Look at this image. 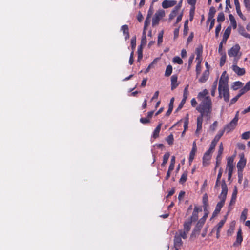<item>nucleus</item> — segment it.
I'll list each match as a JSON object with an SVG mask.
<instances>
[{"mask_svg": "<svg viewBox=\"0 0 250 250\" xmlns=\"http://www.w3.org/2000/svg\"><path fill=\"white\" fill-rule=\"evenodd\" d=\"M205 222H206L205 220L201 218L198 221L195 228H194L193 232L195 233H199L200 231V230H201L202 228L203 227L204 224H205Z\"/></svg>", "mask_w": 250, "mask_h": 250, "instance_id": "nucleus-14", "label": "nucleus"}, {"mask_svg": "<svg viewBox=\"0 0 250 250\" xmlns=\"http://www.w3.org/2000/svg\"><path fill=\"white\" fill-rule=\"evenodd\" d=\"M188 87H189L188 85H187L185 86V87L184 89L183 99H182V101H181L177 108L176 109V112H178L179 110H181L183 108L184 105L185 104L186 101L187 100V99L189 94V92H188Z\"/></svg>", "mask_w": 250, "mask_h": 250, "instance_id": "nucleus-6", "label": "nucleus"}, {"mask_svg": "<svg viewBox=\"0 0 250 250\" xmlns=\"http://www.w3.org/2000/svg\"><path fill=\"white\" fill-rule=\"evenodd\" d=\"M162 125V123H160L156 127L155 130H154L153 133V137L155 139L158 138L159 135V133L161 130V127Z\"/></svg>", "mask_w": 250, "mask_h": 250, "instance_id": "nucleus-25", "label": "nucleus"}, {"mask_svg": "<svg viewBox=\"0 0 250 250\" xmlns=\"http://www.w3.org/2000/svg\"><path fill=\"white\" fill-rule=\"evenodd\" d=\"M237 123L233 120H232L229 124L226 125L223 130L226 131L227 132L233 130L235 128Z\"/></svg>", "mask_w": 250, "mask_h": 250, "instance_id": "nucleus-12", "label": "nucleus"}, {"mask_svg": "<svg viewBox=\"0 0 250 250\" xmlns=\"http://www.w3.org/2000/svg\"><path fill=\"white\" fill-rule=\"evenodd\" d=\"M188 20H187L184 23V30H183V35L184 36H186L188 34Z\"/></svg>", "mask_w": 250, "mask_h": 250, "instance_id": "nucleus-41", "label": "nucleus"}, {"mask_svg": "<svg viewBox=\"0 0 250 250\" xmlns=\"http://www.w3.org/2000/svg\"><path fill=\"white\" fill-rule=\"evenodd\" d=\"M239 98L240 97L237 95L234 98H232L230 100L229 105H231L235 104L238 101Z\"/></svg>", "mask_w": 250, "mask_h": 250, "instance_id": "nucleus-57", "label": "nucleus"}, {"mask_svg": "<svg viewBox=\"0 0 250 250\" xmlns=\"http://www.w3.org/2000/svg\"><path fill=\"white\" fill-rule=\"evenodd\" d=\"M208 91L205 89L200 92L197 95V99L201 101V103L196 108V110L200 113L197 118V128L195 132L197 136H199L202 130L203 117H206L208 120L210 118L212 104L211 99L208 95Z\"/></svg>", "mask_w": 250, "mask_h": 250, "instance_id": "nucleus-1", "label": "nucleus"}, {"mask_svg": "<svg viewBox=\"0 0 250 250\" xmlns=\"http://www.w3.org/2000/svg\"><path fill=\"white\" fill-rule=\"evenodd\" d=\"M234 158L229 157L227 159V169L228 170L233 171V170Z\"/></svg>", "mask_w": 250, "mask_h": 250, "instance_id": "nucleus-21", "label": "nucleus"}, {"mask_svg": "<svg viewBox=\"0 0 250 250\" xmlns=\"http://www.w3.org/2000/svg\"><path fill=\"white\" fill-rule=\"evenodd\" d=\"M166 141L168 144L170 145L173 144L174 141L173 135L172 134L168 135L166 138Z\"/></svg>", "mask_w": 250, "mask_h": 250, "instance_id": "nucleus-47", "label": "nucleus"}, {"mask_svg": "<svg viewBox=\"0 0 250 250\" xmlns=\"http://www.w3.org/2000/svg\"><path fill=\"white\" fill-rule=\"evenodd\" d=\"M231 29L230 26L228 27L225 30L223 35V39L222 40V42H224V43H226L228 39L229 38L231 33Z\"/></svg>", "mask_w": 250, "mask_h": 250, "instance_id": "nucleus-20", "label": "nucleus"}, {"mask_svg": "<svg viewBox=\"0 0 250 250\" xmlns=\"http://www.w3.org/2000/svg\"><path fill=\"white\" fill-rule=\"evenodd\" d=\"M196 151H197V150H196V149H191V151H190V152L189 153V163L190 164H191V163L192 162V161L194 158Z\"/></svg>", "mask_w": 250, "mask_h": 250, "instance_id": "nucleus-36", "label": "nucleus"}, {"mask_svg": "<svg viewBox=\"0 0 250 250\" xmlns=\"http://www.w3.org/2000/svg\"><path fill=\"white\" fill-rule=\"evenodd\" d=\"M224 43V42H222V41L220 43L219 45V48H218V52L220 54H222L223 53H226L225 52H223L222 51L223 49V44Z\"/></svg>", "mask_w": 250, "mask_h": 250, "instance_id": "nucleus-58", "label": "nucleus"}, {"mask_svg": "<svg viewBox=\"0 0 250 250\" xmlns=\"http://www.w3.org/2000/svg\"><path fill=\"white\" fill-rule=\"evenodd\" d=\"M150 16H151V15L149 13H148L147 16L146 18V20L145 21V23H144V30H145V31H146L147 27L150 24Z\"/></svg>", "mask_w": 250, "mask_h": 250, "instance_id": "nucleus-34", "label": "nucleus"}, {"mask_svg": "<svg viewBox=\"0 0 250 250\" xmlns=\"http://www.w3.org/2000/svg\"><path fill=\"white\" fill-rule=\"evenodd\" d=\"M181 7V6L179 4L176 6L172 12L170 13L169 16V20L171 21L172 20L177 14V12Z\"/></svg>", "mask_w": 250, "mask_h": 250, "instance_id": "nucleus-23", "label": "nucleus"}, {"mask_svg": "<svg viewBox=\"0 0 250 250\" xmlns=\"http://www.w3.org/2000/svg\"><path fill=\"white\" fill-rule=\"evenodd\" d=\"M244 88L247 91L250 90V81L247 83Z\"/></svg>", "mask_w": 250, "mask_h": 250, "instance_id": "nucleus-64", "label": "nucleus"}, {"mask_svg": "<svg viewBox=\"0 0 250 250\" xmlns=\"http://www.w3.org/2000/svg\"><path fill=\"white\" fill-rule=\"evenodd\" d=\"M236 198H237V196L232 195L231 199L230 202L229 203V206L234 204V203H235L236 200Z\"/></svg>", "mask_w": 250, "mask_h": 250, "instance_id": "nucleus-63", "label": "nucleus"}, {"mask_svg": "<svg viewBox=\"0 0 250 250\" xmlns=\"http://www.w3.org/2000/svg\"><path fill=\"white\" fill-rule=\"evenodd\" d=\"M184 239L187 238V235L185 234L184 232H179L176 233L174 239V247L179 248L183 244L181 238Z\"/></svg>", "mask_w": 250, "mask_h": 250, "instance_id": "nucleus-3", "label": "nucleus"}, {"mask_svg": "<svg viewBox=\"0 0 250 250\" xmlns=\"http://www.w3.org/2000/svg\"><path fill=\"white\" fill-rule=\"evenodd\" d=\"M121 30L123 32V35L125 36V41H127L129 38V32L128 26L126 24L122 26Z\"/></svg>", "mask_w": 250, "mask_h": 250, "instance_id": "nucleus-18", "label": "nucleus"}, {"mask_svg": "<svg viewBox=\"0 0 250 250\" xmlns=\"http://www.w3.org/2000/svg\"><path fill=\"white\" fill-rule=\"evenodd\" d=\"M173 62L175 63H177L179 64H182L183 63V61L182 59L178 56H176L173 58Z\"/></svg>", "mask_w": 250, "mask_h": 250, "instance_id": "nucleus-46", "label": "nucleus"}, {"mask_svg": "<svg viewBox=\"0 0 250 250\" xmlns=\"http://www.w3.org/2000/svg\"><path fill=\"white\" fill-rule=\"evenodd\" d=\"M209 75V72L208 70H206L204 71L202 76L199 79V82L200 83H205L208 79Z\"/></svg>", "mask_w": 250, "mask_h": 250, "instance_id": "nucleus-19", "label": "nucleus"}, {"mask_svg": "<svg viewBox=\"0 0 250 250\" xmlns=\"http://www.w3.org/2000/svg\"><path fill=\"white\" fill-rule=\"evenodd\" d=\"M219 97L220 98H223L226 102L229 100V86H223L218 87Z\"/></svg>", "mask_w": 250, "mask_h": 250, "instance_id": "nucleus-4", "label": "nucleus"}, {"mask_svg": "<svg viewBox=\"0 0 250 250\" xmlns=\"http://www.w3.org/2000/svg\"><path fill=\"white\" fill-rule=\"evenodd\" d=\"M192 222L191 221L189 220L187 222H185L184 224V229H183L179 230V232H184L185 234L187 235V233L189 231L191 227Z\"/></svg>", "mask_w": 250, "mask_h": 250, "instance_id": "nucleus-16", "label": "nucleus"}, {"mask_svg": "<svg viewBox=\"0 0 250 250\" xmlns=\"http://www.w3.org/2000/svg\"><path fill=\"white\" fill-rule=\"evenodd\" d=\"M178 77L176 75H173L171 77V90H173L176 88L179 83H177Z\"/></svg>", "mask_w": 250, "mask_h": 250, "instance_id": "nucleus-22", "label": "nucleus"}, {"mask_svg": "<svg viewBox=\"0 0 250 250\" xmlns=\"http://www.w3.org/2000/svg\"><path fill=\"white\" fill-rule=\"evenodd\" d=\"M136 36L133 37L131 40V45L132 51H133L136 47Z\"/></svg>", "mask_w": 250, "mask_h": 250, "instance_id": "nucleus-50", "label": "nucleus"}, {"mask_svg": "<svg viewBox=\"0 0 250 250\" xmlns=\"http://www.w3.org/2000/svg\"><path fill=\"white\" fill-rule=\"evenodd\" d=\"M247 92V91L244 87H243L239 90V92L237 94V95L240 97L241 96H242L243 94H244Z\"/></svg>", "mask_w": 250, "mask_h": 250, "instance_id": "nucleus-62", "label": "nucleus"}, {"mask_svg": "<svg viewBox=\"0 0 250 250\" xmlns=\"http://www.w3.org/2000/svg\"><path fill=\"white\" fill-rule=\"evenodd\" d=\"M221 159H222V157L218 158V157H216V166L215 167V170H216V168L220 165L221 162Z\"/></svg>", "mask_w": 250, "mask_h": 250, "instance_id": "nucleus-59", "label": "nucleus"}, {"mask_svg": "<svg viewBox=\"0 0 250 250\" xmlns=\"http://www.w3.org/2000/svg\"><path fill=\"white\" fill-rule=\"evenodd\" d=\"M217 125H218L217 121L214 122V123L212 125H211L210 126V128H209L210 130L212 131H215L217 126Z\"/></svg>", "mask_w": 250, "mask_h": 250, "instance_id": "nucleus-55", "label": "nucleus"}, {"mask_svg": "<svg viewBox=\"0 0 250 250\" xmlns=\"http://www.w3.org/2000/svg\"><path fill=\"white\" fill-rule=\"evenodd\" d=\"M221 29V24H219L215 28V37L217 38L219 36V33Z\"/></svg>", "mask_w": 250, "mask_h": 250, "instance_id": "nucleus-54", "label": "nucleus"}, {"mask_svg": "<svg viewBox=\"0 0 250 250\" xmlns=\"http://www.w3.org/2000/svg\"><path fill=\"white\" fill-rule=\"evenodd\" d=\"M243 83L240 81H236L233 83L232 85V88L234 90H236L238 89L239 88L242 86Z\"/></svg>", "mask_w": 250, "mask_h": 250, "instance_id": "nucleus-30", "label": "nucleus"}, {"mask_svg": "<svg viewBox=\"0 0 250 250\" xmlns=\"http://www.w3.org/2000/svg\"><path fill=\"white\" fill-rule=\"evenodd\" d=\"M189 123V115L188 114H187L186 117H185L184 124V131H186L188 128Z\"/></svg>", "mask_w": 250, "mask_h": 250, "instance_id": "nucleus-37", "label": "nucleus"}, {"mask_svg": "<svg viewBox=\"0 0 250 250\" xmlns=\"http://www.w3.org/2000/svg\"><path fill=\"white\" fill-rule=\"evenodd\" d=\"M140 122L143 124H146L149 123L150 122V120L146 117V118H141L140 119Z\"/></svg>", "mask_w": 250, "mask_h": 250, "instance_id": "nucleus-52", "label": "nucleus"}, {"mask_svg": "<svg viewBox=\"0 0 250 250\" xmlns=\"http://www.w3.org/2000/svg\"><path fill=\"white\" fill-rule=\"evenodd\" d=\"M243 241L242 232L241 229H240L237 233V237L236 241L233 243V246L236 247L240 245Z\"/></svg>", "mask_w": 250, "mask_h": 250, "instance_id": "nucleus-15", "label": "nucleus"}, {"mask_svg": "<svg viewBox=\"0 0 250 250\" xmlns=\"http://www.w3.org/2000/svg\"><path fill=\"white\" fill-rule=\"evenodd\" d=\"M217 84H218V79H216L213 83L212 85L211 86V95L212 96H215L216 90L217 89Z\"/></svg>", "mask_w": 250, "mask_h": 250, "instance_id": "nucleus-26", "label": "nucleus"}, {"mask_svg": "<svg viewBox=\"0 0 250 250\" xmlns=\"http://www.w3.org/2000/svg\"><path fill=\"white\" fill-rule=\"evenodd\" d=\"M229 17L233 28L236 29L237 27V22L234 17L231 14H230L229 16Z\"/></svg>", "mask_w": 250, "mask_h": 250, "instance_id": "nucleus-28", "label": "nucleus"}, {"mask_svg": "<svg viewBox=\"0 0 250 250\" xmlns=\"http://www.w3.org/2000/svg\"><path fill=\"white\" fill-rule=\"evenodd\" d=\"M234 61H235V62L232 66V70L238 76H243V75H244L245 74V73H246L245 69L244 68H241L239 67V66H238L236 65V63H237V60L235 61V59Z\"/></svg>", "mask_w": 250, "mask_h": 250, "instance_id": "nucleus-10", "label": "nucleus"}, {"mask_svg": "<svg viewBox=\"0 0 250 250\" xmlns=\"http://www.w3.org/2000/svg\"><path fill=\"white\" fill-rule=\"evenodd\" d=\"M203 204L204 207V211H206V208H207L208 204V198L207 194H205L203 197Z\"/></svg>", "mask_w": 250, "mask_h": 250, "instance_id": "nucleus-31", "label": "nucleus"}, {"mask_svg": "<svg viewBox=\"0 0 250 250\" xmlns=\"http://www.w3.org/2000/svg\"><path fill=\"white\" fill-rule=\"evenodd\" d=\"M223 149H224V148H223V144H222V143H221L219 145V149H218V154H217V157H218V158L222 157V154L223 152Z\"/></svg>", "mask_w": 250, "mask_h": 250, "instance_id": "nucleus-48", "label": "nucleus"}, {"mask_svg": "<svg viewBox=\"0 0 250 250\" xmlns=\"http://www.w3.org/2000/svg\"><path fill=\"white\" fill-rule=\"evenodd\" d=\"M246 164V159L244 158V154H242L240 157V159L237 164V167L238 169V172L242 171L243 169L244 168Z\"/></svg>", "mask_w": 250, "mask_h": 250, "instance_id": "nucleus-11", "label": "nucleus"}, {"mask_svg": "<svg viewBox=\"0 0 250 250\" xmlns=\"http://www.w3.org/2000/svg\"><path fill=\"white\" fill-rule=\"evenodd\" d=\"M187 172H184L182 175H181V177L179 180V183L181 184H183L186 182L187 179Z\"/></svg>", "mask_w": 250, "mask_h": 250, "instance_id": "nucleus-38", "label": "nucleus"}, {"mask_svg": "<svg viewBox=\"0 0 250 250\" xmlns=\"http://www.w3.org/2000/svg\"><path fill=\"white\" fill-rule=\"evenodd\" d=\"M225 222H226V219H222L217 225L216 227V231H217V234H219L220 230L222 228L223 225H224Z\"/></svg>", "mask_w": 250, "mask_h": 250, "instance_id": "nucleus-32", "label": "nucleus"}, {"mask_svg": "<svg viewBox=\"0 0 250 250\" xmlns=\"http://www.w3.org/2000/svg\"><path fill=\"white\" fill-rule=\"evenodd\" d=\"M240 47L237 44L233 46L229 51L228 55L229 57H236L240 52Z\"/></svg>", "mask_w": 250, "mask_h": 250, "instance_id": "nucleus-8", "label": "nucleus"}, {"mask_svg": "<svg viewBox=\"0 0 250 250\" xmlns=\"http://www.w3.org/2000/svg\"><path fill=\"white\" fill-rule=\"evenodd\" d=\"M224 133V130H220L218 131L217 134L215 136L212 141L217 143L221 137L223 136Z\"/></svg>", "mask_w": 250, "mask_h": 250, "instance_id": "nucleus-29", "label": "nucleus"}, {"mask_svg": "<svg viewBox=\"0 0 250 250\" xmlns=\"http://www.w3.org/2000/svg\"><path fill=\"white\" fill-rule=\"evenodd\" d=\"M202 211V209L201 207L195 206L189 220L191 222H195L197 221L198 218V213L199 212H201Z\"/></svg>", "mask_w": 250, "mask_h": 250, "instance_id": "nucleus-9", "label": "nucleus"}, {"mask_svg": "<svg viewBox=\"0 0 250 250\" xmlns=\"http://www.w3.org/2000/svg\"><path fill=\"white\" fill-rule=\"evenodd\" d=\"M222 191L219 196V198L220 199V201L219 202L216 207L219 208L220 210L222 208L225 204V202L226 199L227 195L228 193V187L225 182V180H223L221 184Z\"/></svg>", "mask_w": 250, "mask_h": 250, "instance_id": "nucleus-2", "label": "nucleus"}, {"mask_svg": "<svg viewBox=\"0 0 250 250\" xmlns=\"http://www.w3.org/2000/svg\"><path fill=\"white\" fill-rule=\"evenodd\" d=\"M137 19L139 22H140L142 21L144 19V17H143V16L141 12H139V13L137 15Z\"/></svg>", "mask_w": 250, "mask_h": 250, "instance_id": "nucleus-60", "label": "nucleus"}, {"mask_svg": "<svg viewBox=\"0 0 250 250\" xmlns=\"http://www.w3.org/2000/svg\"><path fill=\"white\" fill-rule=\"evenodd\" d=\"M138 53V58L137 61L140 62L143 58V48L142 47H139L137 50Z\"/></svg>", "mask_w": 250, "mask_h": 250, "instance_id": "nucleus-40", "label": "nucleus"}, {"mask_svg": "<svg viewBox=\"0 0 250 250\" xmlns=\"http://www.w3.org/2000/svg\"><path fill=\"white\" fill-rule=\"evenodd\" d=\"M172 72V67L171 65H168L167 66L165 75L166 77H168L169 76Z\"/></svg>", "mask_w": 250, "mask_h": 250, "instance_id": "nucleus-35", "label": "nucleus"}, {"mask_svg": "<svg viewBox=\"0 0 250 250\" xmlns=\"http://www.w3.org/2000/svg\"><path fill=\"white\" fill-rule=\"evenodd\" d=\"M165 13L164 10H161L157 11L152 18V26H154L159 24L160 20L165 16Z\"/></svg>", "mask_w": 250, "mask_h": 250, "instance_id": "nucleus-5", "label": "nucleus"}, {"mask_svg": "<svg viewBox=\"0 0 250 250\" xmlns=\"http://www.w3.org/2000/svg\"><path fill=\"white\" fill-rule=\"evenodd\" d=\"M247 213H248V209L247 208H245L243 210V211L241 213V215L240 216V219L243 221H245L246 219H247Z\"/></svg>", "mask_w": 250, "mask_h": 250, "instance_id": "nucleus-44", "label": "nucleus"}, {"mask_svg": "<svg viewBox=\"0 0 250 250\" xmlns=\"http://www.w3.org/2000/svg\"><path fill=\"white\" fill-rule=\"evenodd\" d=\"M250 137V131H247L243 133L242 135L243 139L247 140Z\"/></svg>", "mask_w": 250, "mask_h": 250, "instance_id": "nucleus-51", "label": "nucleus"}, {"mask_svg": "<svg viewBox=\"0 0 250 250\" xmlns=\"http://www.w3.org/2000/svg\"><path fill=\"white\" fill-rule=\"evenodd\" d=\"M201 65L199 63H197L196 66V75L198 76L201 73Z\"/></svg>", "mask_w": 250, "mask_h": 250, "instance_id": "nucleus-53", "label": "nucleus"}, {"mask_svg": "<svg viewBox=\"0 0 250 250\" xmlns=\"http://www.w3.org/2000/svg\"><path fill=\"white\" fill-rule=\"evenodd\" d=\"M195 53L197 56H202L203 53V47L202 45L196 48Z\"/></svg>", "mask_w": 250, "mask_h": 250, "instance_id": "nucleus-49", "label": "nucleus"}, {"mask_svg": "<svg viewBox=\"0 0 250 250\" xmlns=\"http://www.w3.org/2000/svg\"><path fill=\"white\" fill-rule=\"evenodd\" d=\"M212 151L208 150L204 154L203 157V165L206 166L208 164V162L211 159V154Z\"/></svg>", "mask_w": 250, "mask_h": 250, "instance_id": "nucleus-13", "label": "nucleus"}, {"mask_svg": "<svg viewBox=\"0 0 250 250\" xmlns=\"http://www.w3.org/2000/svg\"><path fill=\"white\" fill-rule=\"evenodd\" d=\"M216 11L213 6H212L210 8L209 13L208 14V21L213 19L214 15L216 13Z\"/></svg>", "mask_w": 250, "mask_h": 250, "instance_id": "nucleus-24", "label": "nucleus"}, {"mask_svg": "<svg viewBox=\"0 0 250 250\" xmlns=\"http://www.w3.org/2000/svg\"><path fill=\"white\" fill-rule=\"evenodd\" d=\"M216 144H217L216 143L212 141V142L210 144V147L208 150L212 151L214 149Z\"/></svg>", "mask_w": 250, "mask_h": 250, "instance_id": "nucleus-61", "label": "nucleus"}, {"mask_svg": "<svg viewBox=\"0 0 250 250\" xmlns=\"http://www.w3.org/2000/svg\"><path fill=\"white\" fill-rule=\"evenodd\" d=\"M170 156V154L168 152L166 153L163 156V162L161 164V166L164 167L167 164Z\"/></svg>", "mask_w": 250, "mask_h": 250, "instance_id": "nucleus-33", "label": "nucleus"}, {"mask_svg": "<svg viewBox=\"0 0 250 250\" xmlns=\"http://www.w3.org/2000/svg\"><path fill=\"white\" fill-rule=\"evenodd\" d=\"M239 33L246 38L250 39V34L247 33L244 28L239 29Z\"/></svg>", "mask_w": 250, "mask_h": 250, "instance_id": "nucleus-45", "label": "nucleus"}, {"mask_svg": "<svg viewBox=\"0 0 250 250\" xmlns=\"http://www.w3.org/2000/svg\"><path fill=\"white\" fill-rule=\"evenodd\" d=\"M244 4L246 8V9L248 10H250V0H244Z\"/></svg>", "mask_w": 250, "mask_h": 250, "instance_id": "nucleus-56", "label": "nucleus"}, {"mask_svg": "<svg viewBox=\"0 0 250 250\" xmlns=\"http://www.w3.org/2000/svg\"><path fill=\"white\" fill-rule=\"evenodd\" d=\"M164 31L162 30L160 31L158 36V41L157 43L158 45H160L161 43L163 42V38Z\"/></svg>", "mask_w": 250, "mask_h": 250, "instance_id": "nucleus-42", "label": "nucleus"}, {"mask_svg": "<svg viewBox=\"0 0 250 250\" xmlns=\"http://www.w3.org/2000/svg\"><path fill=\"white\" fill-rule=\"evenodd\" d=\"M220 55H221V57L220 61V66L222 67L224 65V64L226 62L227 56L226 53H223Z\"/></svg>", "mask_w": 250, "mask_h": 250, "instance_id": "nucleus-39", "label": "nucleus"}, {"mask_svg": "<svg viewBox=\"0 0 250 250\" xmlns=\"http://www.w3.org/2000/svg\"><path fill=\"white\" fill-rule=\"evenodd\" d=\"M176 3L177 1L175 0H165L163 1L162 6L164 8L166 9L174 6Z\"/></svg>", "mask_w": 250, "mask_h": 250, "instance_id": "nucleus-17", "label": "nucleus"}, {"mask_svg": "<svg viewBox=\"0 0 250 250\" xmlns=\"http://www.w3.org/2000/svg\"><path fill=\"white\" fill-rule=\"evenodd\" d=\"M146 32L145 30H143L142 37L141 41V44L139 47H142L146 45Z\"/></svg>", "mask_w": 250, "mask_h": 250, "instance_id": "nucleus-27", "label": "nucleus"}, {"mask_svg": "<svg viewBox=\"0 0 250 250\" xmlns=\"http://www.w3.org/2000/svg\"><path fill=\"white\" fill-rule=\"evenodd\" d=\"M225 20V15L223 12H220L218 14L217 18V21L218 22H223Z\"/></svg>", "mask_w": 250, "mask_h": 250, "instance_id": "nucleus-43", "label": "nucleus"}, {"mask_svg": "<svg viewBox=\"0 0 250 250\" xmlns=\"http://www.w3.org/2000/svg\"><path fill=\"white\" fill-rule=\"evenodd\" d=\"M229 76L226 71H224L220 78L218 84V87L223 86H229Z\"/></svg>", "mask_w": 250, "mask_h": 250, "instance_id": "nucleus-7", "label": "nucleus"}]
</instances>
